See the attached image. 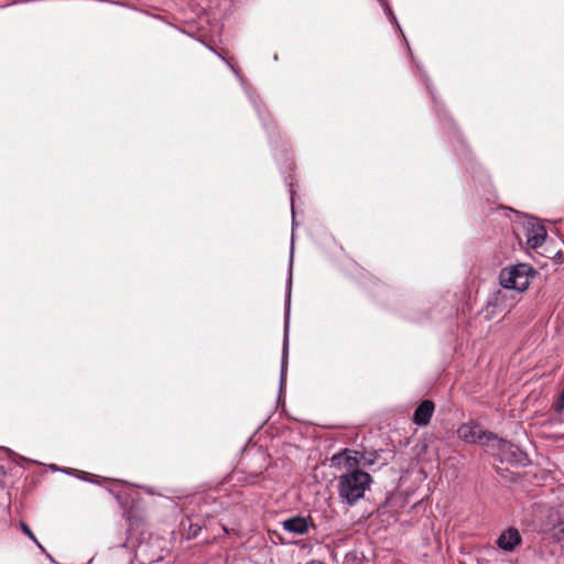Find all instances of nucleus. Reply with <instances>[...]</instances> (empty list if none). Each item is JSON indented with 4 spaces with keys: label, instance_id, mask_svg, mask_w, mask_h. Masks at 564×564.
Segmentation results:
<instances>
[{
    "label": "nucleus",
    "instance_id": "9",
    "mask_svg": "<svg viewBox=\"0 0 564 564\" xmlns=\"http://www.w3.org/2000/svg\"><path fill=\"white\" fill-rule=\"evenodd\" d=\"M333 462H337L338 465L343 463L346 471L360 469L361 466L359 455H356V452L349 449H344L341 454L334 456Z\"/></svg>",
    "mask_w": 564,
    "mask_h": 564
},
{
    "label": "nucleus",
    "instance_id": "17",
    "mask_svg": "<svg viewBox=\"0 0 564 564\" xmlns=\"http://www.w3.org/2000/svg\"><path fill=\"white\" fill-rule=\"evenodd\" d=\"M381 4L388 6L386 0H378Z\"/></svg>",
    "mask_w": 564,
    "mask_h": 564
},
{
    "label": "nucleus",
    "instance_id": "5",
    "mask_svg": "<svg viewBox=\"0 0 564 564\" xmlns=\"http://www.w3.org/2000/svg\"><path fill=\"white\" fill-rule=\"evenodd\" d=\"M496 544L499 550L512 553L522 544V535L517 528L510 527L498 535Z\"/></svg>",
    "mask_w": 564,
    "mask_h": 564
},
{
    "label": "nucleus",
    "instance_id": "1",
    "mask_svg": "<svg viewBox=\"0 0 564 564\" xmlns=\"http://www.w3.org/2000/svg\"><path fill=\"white\" fill-rule=\"evenodd\" d=\"M529 267L527 264H518L509 269L501 270L499 274V282L501 290L495 292L488 301V308L492 307V313L496 310L499 312L509 311L516 302V299L509 297V291L517 293L523 292L530 284L528 275Z\"/></svg>",
    "mask_w": 564,
    "mask_h": 564
},
{
    "label": "nucleus",
    "instance_id": "6",
    "mask_svg": "<svg viewBox=\"0 0 564 564\" xmlns=\"http://www.w3.org/2000/svg\"><path fill=\"white\" fill-rule=\"evenodd\" d=\"M281 525L285 531H288L290 533H294V534H300V535L306 534L308 532L310 528H314V529L316 528L313 519L310 516H307V517H302V516L291 517V518L282 521Z\"/></svg>",
    "mask_w": 564,
    "mask_h": 564
},
{
    "label": "nucleus",
    "instance_id": "4",
    "mask_svg": "<svg viewBox=\"0 0 564 564\" xmlns=\"http://www.w3.org/2000/svg\"><path fill=\"white\" fill-rule=\"evenodd\" d=\"M527 243L536 249L543 245L546 238V229L535 218L529 217L524 224Z\"/></svg>",
    "mask_w": 564,
    "mask_h": 564
},
{
    "label": "nucleus",
    "instance_id": "11",
    "mask_svg": "<svg viewBox=\"0 0 564 564\" xmlns=\"http://www.w3.org/2000/svg\"><path fill=\"white\" fill-rule=\"evenodd\" d=\"M67 474H72V475H76L78 478L83 479V480H86V481H90V482H97V480H95L93 477H95L94 475H90V474H87L85 471H80V470H77V469H69V470H66Z\"/></svg>",
    "mask_w": 564,
    "mask_h": 564
},
{
    "label": "nucleus",
    "instance_id": "7",
    "mask_svg": "<svg viewBox=\"0 0 564 564\" xmlns=\"http://www.w3.org/2000/svg\"><path fill=\"white\" fill-rule=\"evenodd\" d=\"M355 282L369 294H373L377 290L384 285L381 279L365 270L364 268H360V271L355 276Z\"/></svg>",
    "mask_w": 564,
    "mask_h": 564
},
{
    "label": "nucleus",
    "instance_id": "13",
    "mask_svg": "<svg viewBox=\"0 0 564 564\" xmlns=\"http://www.w3.org/2000/svg\"><path fill=\"white\" fill-rule=\"evenodd\" d=\"M22 529H23V532L26 533L32 540L36 541L33 532L25 523H22Z\"/></svg>",
    "mask_w": 564,
    "mask_h": 564
},
{
    "label": "nucleus",
    "instance_id": "15",
    "mask_svg": "<svg viewBox=\"0 0 564 564\" xmlns=\"http://www.w3.org/2000/svg\"><path fill=\"white\" fill-rule=\"evenodd\" d=\"M307 564H325V563H323L321 561L313 560V561L308 562Z\"/></svg>",
    "mask_w": 564,
    "mask_h": 564
},
{
    "label": "nucleus",
    "instance_id": "14",
    "mask_svg": "<svg viewBox=\"0 0 564 564\" xmlns=\"http://www.w3.org/2000/svg\"><path fill=\"white\" fill-rule=\"evenodd\" d=\"M283 350H284V354L286 352V346L284 345L283 347ZM284 364H285V356L283 357V361H282V371L284 370Z\"/></svg>",
    "mask_w": 564,
    "mask_h": 564
},
{
    "label": "nucleus",
    "instance_id": "12",
    "mask_svg": "<svg viewBox=\"0 0 564 564\" xmlns=\"http://www.w3.org/2000/svg\"><path fill=\"white\" fill-rule=\"evenodd\" d=\"M200 531V525L198 524H191L188 529V539L196 538Z\"/></svg>",
    "mask_w": 564,
    "mask_h": 564
},
{
    "label": "nucleus",
    "instance_id": "3",
    "mask_svg": "<svg viewBox=\"0 0 564 564\" xmlns=\"http://www.w3.org/2000/svg\"><path fill=\"white\" fill-rule=\"evenodd\" d=\"M372 478L362 469L345 471L338 477V495L347 505L352 506L365 495Z\"/></svg>",
    "mask_w": 564,
    "mask_h": 564
},
{
    "label": "nucleus",
    "instance_id": "10",
    "mask_svg": "<svg viewBox=\"0 0 564 564\" xmlns=\"http://www.w3.org/2000/svg\"><path fill=\"white\" fill-rule=\"evenodd\" d=\"M356 455H359L360 463H361L362 467L372 465L376 462L377 456H378L377 452L367 453V452H357V451H356Z\"/></svg>",
    "mask_w": 564,
    "mask_h": 564
},
{
    "label": "nucleus",
    "instance_id": "8",
    "mask_svg": "<svg viewBox=\"0 0 564 564\" xmlns=\"http://www.w3.org/2000/svg\"><path fill=\"white\" fill-rule=\"evenodd\" d=\"M434 403L431 400H423L413 413L412 421L416 425H426L430 423L434 412Z\"/></svg>",
    "mask_w": 564,
    "mask_h": 564
},
{
    "label": "nucleus",
    "instance_id": "2",
    "mask_svg": "<svg viewBox=\"0 0 564 564\" xmlns=\"http://www.w3.org/2000/svg\"><path fill=\"white\" fill-rule=\"evenodd\" d=\"M460 438L468 443H480L491 449H498L500 460L512 462L518 448L508 441L492 434H486L478 425L460 424Z\"/></svg>",
    "mask_w": 564,
    "mask_h": 564
},
{
    "label": "nucleus",
    "instance_id": "16",
    "mask_svg": "<svg viewBox=\"0 0 564 564\" xmlns=\"http://www.w3.org/2000/svg\"><path fill=\"white\" fill-rule=\"evenodd\" d=\"M561 533L563 534L564 536V520L561 522V529H560Z\"/></svg>",
    "mask_w": 564,
    "mask_h": 564
}]
</instances>
